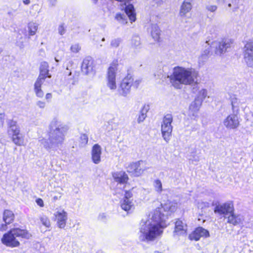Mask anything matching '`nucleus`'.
<instances>
[{
	"label": "nucleus",
	"mask_w": 253,
	"mask_h": 253,
	"mask_svg": "<svg viewBox=\"0 0 253 253\" xmlns=\"http://www.w3.org/2000/svg\"><path fill=\"white\" fill-rule=\"evenodd\" d=\"M167 216L161 215L160 210L154 211L148 219H143L140 223L139 239L142 242H152L161 237L166 227Z\"/></svg>",
	"instance_id": "obj_1"
},
{
	"label": "nucleus",
	"mask_w": 253,
	"mask_h": 253,
	"mask_svg": "<svg viewBox=\"0 0 253 253\" xmlns=\"http://www.w3.org/2000/svg\"><path fill=\"white\" fill-rule=\"evenodd\" d=\"M167 66H164L162 71L158 74V78L169 79L171 85L175 88H181V84L190 85L196 82L198 73L193 68H185L176 66L173 68L172 74L169 75L166 73Z\"/></svg>",
	"instance_id": "obj_2"
},
{
	"label": "nucleus",
	"mask_w": 253,
	"mask_h": 253,
	"mask_svg": "<svg viewBox=\"0 0 253 253\" xmlns=\"http://www.w3.org/2000/svg\"><path fill=\"white\" fill-rule=\"evenodd\" d=\"M68 126L59 119L55 118L48 127V139H42L41 143L48 151L56 150L63 143Z\"/></svg>",
	"instance_id": "obj_3"
},
{
	"label": "nucleus",
	"mask_w": 253,
	"mask_h": 253,
	"mask_svg": "<svg viewBox=\"0 0 253 253\" xmlns=\"http://www.w3.org/2000/svg\"><path fill=\"white\" fill-rule=\"evenodd\" d=\"M31 236V233L27 230L21 229L18 228H14L3 235L1 239V242L2 244L7 247H16L20 245L18 241L19 238L28 239Z\"/></svg>",
	"instance_id": "obj_4"
},
{
	"label": "nucleus",
	"mask_w": 253,
	"mask_h": 253,
	"mask_svg": "<svg viewBox=\"0 0 253 253\" xmlns=\"http://www.w3.org/2000/svg\"><path fill=\"white\" fill-rule=\"evenodd\" d=\"M173 117L172 115L168 114L164 117L161 124L162 137L166 142H169L170 139L173 129L171 125Z\"/></svg>",
	"instance_id": "obj_5"
},
{
	"label": "nucleus",
	"mask_w": 253,
	"mask_h": 253,
	"mask_svg": "<svg viewBox=\"0 0 253 253\" xmlns=\"http://www.w3.org/2000/svg\"><path fill=\"white\" fill-rule=\"evenodd\" d=\"M133 84V78L130 74H128L121 82L117 91L118 94L126 97L130 93L131 87Z\"/></svg>",
	"instance_id": "obj_6"
},
{
	"label": "nucleus",
	"mask_w": 253,
	"mask_h": 253,
	"mask_svg": "<svg viewBox=\"0 0 253 253\" xmlns=\"http://www.w3.org/2000/svg\"><path fill=\"white\" fill-rule=\"evenodd\" d=\"M117 66L118 64L115 63H112L108 69L106 75V85L112 90H115L117 88L116 77Z\"/></svg>",
	"instance_id": "obj_7"
},
{
	"label": "nucleus",
	"mask_w": 253,
	"mask_h": 253,
	"mask_svg": "<svg viewBox=\"0 0 253 253\" xmlns=\"http://www.w3.org/2000/svg\"><path fill=\"white\" fill-rule=\"evenodd\" d=\"M232 43V41L230 39H224L220 41L213 42L212 45L215 47V53L220 55L225 52L227 49L230 47Z\"/></svg>",
	"instance_id": "obj_8"
},
{
	"label": "nucleus",
	"mask_w": 253,
	"mask_h": 253,
	"mask_svg": "<svg viewBox=\"0 0 253 253\" xmlns=\"http://www.w3.org/2000/svg\"><path fill=\"white\" fill-rule=\"evenodd\" d=\"M234 211V205L232 202H228L222 204L216 205L214 211L220 215H227Z\"/></svg>",
	"instance_id": "obj_9"
},
{
	"label": "nucleus",
	"mask_w": 253,
	"mask_h": 253,
	"mask_svg": "<svg viewBox=\"0 0 253 253\" xmlns=\"http://www.w3.org/2000/svg\"><path fill=\"white\" fill-rule=\"evenodd\" d=\"M202 103V99L197 97L189 106V116L192 119L196 120L198 117V111Z\"/></svg>",
	"instance_id": "obj_10"
},
{
	"label": "nucleus",
	"mask_w": 253,
	"mask_h": 253,
	"mask_svg": "<svg viewBox=\"0 0 253 253\" xmlns=\"http://www.w3.org/2000/svg\"><path fill=\"white\" fill-rule=\"evenodd\" d=\"M223 123L224 126L228 129H235L239 126V117L237 114H230L224 119Z\"/></svg>",
	"instance_id": "obj_11"
},
{
	"label": "nucleus",
	"mask_w": 253,
	"mask_h": 253,
	"mask_svg": "<svg viewBox=\"0 0 253 253\" xmlns=\"http://www.w3.org/2000/svg\"><path fill=\"white\" fill-rule=\"evenodd\" d=\"M209 236L210 234L207 230L199 227L189 235V238L190 240L198 241L201 237H208Z\"/></svg>",
	"instance_id": "obj_12"
},
{
	"label": "nucleus",
	"mask_w": 253,
	"mask_h": 253,
	"mask_svg": "<svg viewBox=\"0 0 253 253\" xmlns=\"http://www.w3.org/2000/svg\"><path fill=\"white\" fill-rule=\"evenodd\" d=\"M57 224L59 228H64L67 220V213L64 210L57 211L54 213Z\"/></svg>",
	"instance_id": "obj_13"
},
{
	"label": "nucleus",
	"mask_w": 253,
	"mask_h": 253,
	"mask_svg": "<svg viewBox=\"0 0 253 253\" xmlns=\"http://www.w3.org/2000/svg\"><path fill=\"white\" fill-rule=\"evenodd\" d=\"M161 206V208L158 207L155 211L160 210L161 212V215H166L167 216L166 219L168 218V214L162 213V211H164L165 212H173L177 209V204L176 203L169 201L165 203L164 205L162 204Z\"/></svg>",
	"instance_id": "obj_14"
},
{
	"label": "nucleus",
	"mask_w": 253,
	"mask_h": 253,
	"mask_svg": "<svg viewBox=\"0 0 253 253\" xmlns=\"http://www.w3.org/2000/svg\"><path fill=\"white\" fill-rule=\"evenodd\" d=\"M82 71L85 75H87L93 70V59L90 56L85 58L82 63Z\"/></svg>",
	"instance_id": "obj_15"
},
{
	"label": "nucleus",
	"mask_w": 253,
	"mask_h": 253,
	"mask_svg": "<svg viewBox=\"0 0 253 253\" xmlns=\"http://www.w3.org/2000/svg\"><path fill=\"white\" fill-rule=\"evenodd\" d=\"M143 164V161H139L136 163L130 164L127 168V171L134 173L136 176L139 175L144 170V169L141 167V165Z\"/></svg>",
	"instance_id": "obj_16"
},
{
	"label": "nucleus",
	"mask_w": 253,
	"mask_h": 253,
	"mask_svg": "<svg viewBox=\"0 0 253 253\" xmlns=\"http://www.w3.org/2000/svg\"><path fill=\"white\" fill-rule=\"evenodd\" d=\"M113 177L116 182L121 185L126 184L128 179L127 175L123 171L113 173Z\"/></svg>",
	"instance_id": "obj_17"
},
{
	"label": "nucleus",
	"mask_w": 253,
	"mask_h": 253,
	"mask_svg": "<svg viewBox=\"0 0 253 253\" xmlns=\"http://www.w3.org/2000/svg\"><path fill=\"white\" fill-rule=\"evenodd\" d=\"M187 230V225L182 220L178 219L175 224L174 233L178 235H184L186 233Z\"/></svg>",
	"instance_id": "obj_18"
},
{
	"label": "nucleus",
	"mask_w": 253,
	"mask_h": 253,
	"mask_svg": "<svg viewBox=\"0 0 253 253\" xmlns=\"http://www.w3.org/2000/svg\"><path fill=\"white\" fill-rule=\"evenodd\" d=\"M244 220L243 216L241 214H236L233 212L229 214L227 217V222L234 225L242 223Z\"/></svg>",
	"instance_id": "obj_19"
},
{
	"label": "nucleus",
	"mask_w": 253,
	"mask_h": 253,
	"mask_svg": "<svg viewBox=\"0 0 253 253\" xmlns=\"http://www.w3.org/2000/svg\"><path fill=\"white\" fill-rule=\"evenodd\" d=\"M101 148L98 144H95L92 149V159L95 164H98L100 162V155Z\"/></svg>",
	"instance_id": "obj_20"
},
{
	"label": "nucleus",
	"mask_w": 253,
	"mask_h": 253,
	"mask_svg": "<svg viewBox=\"0 0 253 253\" xmlns=\"http://www.w3.org/2000/svg\"><path fill=\"white\" fill-rule=\"evenodd\" d=\"M191 0H184L180 6L179 15L181 17H184L192 9V4Z\"/></svg>",
	"instance_id": "obj_21"
},
{
	"label": "nucleus",
	"mask_w": 253,
	"mask_h": 253,
	"mask_svg": "<svg viewBox=\"0 0 253 253\" xmlns=\"http://www.w3.org/2000/svg\"><path fill=\"white\" fill-rule=\"evenodd\" d=\"M45 79L39 77L34 84V91L36 95L40 98L43 96L44 93L41 89V85L44 83Z\"/></svg>",
	"instance_id": "obj_22"
},
{
	"label": "nucleus",
	"mask_w": 253,
	"mask_h": 253,
	"mask_svg": "<svg viewBox=\"0 0 253 253\" xmlns=\"http://www.w3.org/2000/svg\"><path fill=\"white\" fill-rule=\"evenodd\" d=\"M151 36L155 41H158L160 39L161 30L156 24H152L149 29Z\"/></svg>",
	"instance_id": "obj_23"
},
{
	"label": "nucleus",
	"mask_w": 253,
	"mask_h": 253,
	"mask_svg": "<svg viewBox=\"0 0 253 253\" xmlns=\"http://www.w3.org/2000/svg\"><path fill=\"white\" fill-rule=\"evenodd\" d=\"M48 67V64L47 62H42L40 68V73L39 77L44 79H46V78H50L51 76L49 73Z\"/></svg>",
	"instance_id": "obj_24"
},
{
	"label": "nucleus",
	"mask_w": 253,
	"mask_h": 253,
	"mask_svg": "<svg viewBox=\"0 0 253 253\" xmlns=\"http://www.w3.org/2000/svg\"><path fill=\"white\" fill-rule=\"evenodd\" d=\"M2 218L4 224H5L6 227H7V224H10L13 221L14 215L12 211L6 210L3 212Z\"/></svg>",
	"instance_id": "obj_25"
},
{
	"label": "nucleus",
	"mask_w": 253,
	"mask_h": 253,
	"mask_svg": "<svg viewBox=\"0 0 253 253\" xmlns=\"http://www.w3.org/2000/svg\"><path fill=\"white\" fill-rule=\"evenodd\" d=\"M120 205L121 208L126 211H128L133 207L132 201L128 199H123L120 202Z\"/></svg>",
	"instance_id": "obj_26"
},
{
	"label": "nucleus",
	"mask_w": 253,
	"mask_h": 253,
	"mask_svg": "<svg viewBox=\"0 0 253 253\" xmlns=\"http://www.w3.org/2000/svg\"><path fill=\"white\" fill-rule=\"evenodd\" d=\"M39 27V24L37 23L30 22L28 24V30L29 38L30 36L36 34Z\"/></svg>",
	"instance_id": "obj_27"
},
{
	"label": "nucleus",
	"mask_w": 253,
	"mask_h": 253,
	"mask_svg": "<svg viewBox=\"0 0 253 253\" xmlns=\"http://www.w3.org/2000/svg\"><path fill=\"white\" fill-rule=\"evenodd\" d=\"M149 110V105H145L143 106V108L141 109L140 114L138 116L137 118V122L138 123H141L147 117V113Z\"/></svg>",
	"instance_id": "obj_28"
},
{
	"label": "nucleus",
	"mask_w": 253,
	"mask_h": 253,
	"mask_svg": "<svg viewBox=\"0 0 253 253\" xmlns=\"http://www.w3.org/2000/svg\"><path fill=\"white\" fill-rule=\"evenodd\" d=\"M12 140L16 145L22 146L24 145V137L22 134L17 135H12Z\"/></svg>",
	"instance_id": "obj_29"
},
{
	"label": "nucleus",
	"mask_w": 253,
	"mask_h": 253,
	"mask_svg": "<svg viewBox=\"0 0 253 253\" xmlns=\"http://www.w3.org/2000/svg\"><path fill=\"white\" fill-rule=\"evenodd\" d=\"M253 55V42H247L244 47V55Z\"/></svg>",
	"instance_id": "obj_30"
},
{
	"label": "nucleus",
	"mask_w": 253,
	"mask_h": 253,
	"mask_svg": "<svg viewBox=\"0 0 253 253\" xmlns=\"http://www.w3.org/2000/svg\"><path fill=\"white\" fill-rule=\"evenodd\" d=\"M231 103L233 111H237L239 107L240 100L234 95L230 97Z\"/></svg>",
	"instance_id": "obj_31"
},
{
	"label": "nucleus",
	"mask_w": 253,
	"mask_h": 253,
	"mask_svg": "<svg viewBox=\"0 0 253 253\" xmlns=\"http://www.w3.org/2000/svg\"><path fill=\"white\" fill-rule=\"evenodd\" d=\"M131 44L134 48L139 47L141 45L140 37L137 36H134L131 39Z\"/></svg>",
	"instance_id": "obj_32"
},
{
	"label": "nucleus",
	"mask_w": 253,
	"mask_h": 253,
	"mask_svg": "<svg viewBox=\"0 0 253 253\" xmlns=\"http://www.w3.org/2000/svg\"><path fill=\"white\" fill-rule=\"evenodd\" d=\"M115 19L122 24H125L127 23L126 16L125 14L117 13L116 15Z\"/></svg>",
	"instance_id": "obj_33"
},
{
	"label": "nucleus",
	"mask_w": 253,
	"mask_h": 253,
	"mask_svg": "<svg viewBox=\"0 0 253 253\" xmlns=\"http://www.w3.org/2000/svg\"><path fill=\"white\" fill-rule=\"evenodd\" d=\"M244 59L245 63L249 67L253 68V55H244Z\"/></svg>",
	"instance_id": "obj_34"
},
{
	"label": "nucleus",
	"mask_w": 253,
	"mask_h": 253,
	"mask_svg": "<svg viewBox=\"0 0 253 253\" xmlns=\"http://www.w3.org/2000/svg\"><path fill=\"white\" fill-rule=\"evenodd\" d=\"M154 186L155 190L159 193H161L163 191L162 184L160 180L157 179L154 182Z\"/></svg>",
	"instance_id": "obj_35"
},
{
	"label": "nucleus",
	"mask_w": 253,
	"mask_h": 253,
	"mask_svg": "<svg viewBox=\"0 0 253 253\" xmlns=\"http://www.w3.org/2000/svg\"><path fill=\"white\" fill-rule=\"evenodd\" d=\"M40 219L42 224L45 227H49L50 226V220L46 216H42Z\"/></svg>",
	"instance_id": "obj_36"
},
{
	"label": "nucleus",
	"mask_w": 253,
	"mask_h": 253,
	"mask_svg": "<svg viewBox=\"0 0 253 253\" xmlns=\"http://www.w3.org/2000/svg\"><path fill=\"white\" fill-rule=\"evenodd\" d=\"M81 49V47L78 43L73 44L70 47L71 51L73 53L79 52Z\"/></svg>",
	"instance_id": "obj_37"
},
{
	"label": "nucleus",
	"mask_w": 253,
	"mask_h": 253,
	"mask_svg": "<svg viewBox=\"0 0 253 253\" xmlns=\"http://www.w3.org/2000/svg\"><path fill=\"white\" fill-rule=\"evenodd\" d=\"M122 40L121 39H115L111 42V46L112 47H118L121 43Z\"/></svg>",
	"instance_id": "obj_38"
},
{
	"label": "nucleus",
	"mask_w": 253,
	"mask_h": 253,
	"mask_svg": "<svg viewBox=\"0 0 253 253\" xmlns=\"http://www.w3.org/2000/svg\"><path fill=\"white\" fill-rule=\"evenodd\" d=\"M80 140L82 146H84L88 142V137L85 134H82L80 137Z\"/></svg>",
	"instance_id": "obj_39"
},
{
	"label": "nucleus",
	"mask_w": 253,
	"mask_h": 253,
	"mask_svg": "<svg viewBox=\"0 0 253 253\" xmlns=\"http://www.w3.org/2000/svg\"><path fill=\"white\" fill-rule=\"evenodd\" d=\"M66 27L64 24H61L59 25L58 28V32L59 35H63L66 32Z\"/></svg>",
	"instance_id": "obj_40"
},
{
	"label": "nucleus",
	"mask_w": 253,
	"mask_h": 253,
	"mask_svg": "<svg viewBox=\"0 0 253 253\" xmlns=\"http://www.w3.org/2000/svg\"><path fill=\"white\" fill-rule=\"evenodd\" d=\"M209 56H207L206 54H201V56L199 57V63L200 64H203L208 59Z\"/></svg>",
	"instance_id": "obj_41"
},
{
	"label": "nucleus",
	"mask_w": 253,
	"mask_h": 253,
	"mask_svg": "<svg viewBox=\"0 0 253 253\" xmlns=\"http://www.w3.org/2000/svg\"><path fill=\"white\" fill-rule=\"evenodd\" d=\"M207 96V90L205 89H201L199 92V96L200 98L202 99V101Z\"/></svg>",
	"instance_id": "obj_42"
},
{
	"label": "nucleus",
	"mask_w": 253,
	"mask_h": 253,
	"mask_svg": "<svg viewBox=\"0 0 253 253\" xmlns=\"http://www.w3.org/2000/svg\"><path fill=\"white\" fill-rule=\"evenodd\" d=\"M10 131L12 132V135H17L21 134L20 132V128L19 126H16L14 128H13L10 129Z\"/></svg>",
	"instance_id": "obj_43"
},
{
	"label": "nucleus",
	"mask_w": 253,
	"mask_h": 253,
	"mask_svg": "<svg viewBox=\"0 0 253 253\" xmlns=\"http://www.w3.org/2000/svg\"><path fill=\"white\" fill-rule=\"evenodd\" d=\"M209 203L207 202H200L198 203V208L203 209L204 208H208L209 207Z\"/></svg>",
	"instance_id": "obj_44"
},
{
	"label": "nucleus",
	"mask_w": 253,
	"mask_h": 253,
	"mask_svg": "<svg viewBox=\"0 0 253 253\" xmlns=\"http://www.w3.org/2000/svg\"><path fill=\"white\" fill-rule=\"evenodd\" d=\"M217 6L215 5H209L206 6V9L211 12L215 11L217 9Z\"/></svg>",
	"instance_id": "obj_45"
},
{
	"label": "nucleus",
	"mask_w": 253,
	"mask_h": 253,
	"mask_svg": "<svg viewBox=\"0 0 253 253\" xmlns=\"http://www.w3.org/2000/svg\"><path fill=\"white\" fill-rule=\"evenodd\" d=\"M36 105L41 109H43L45 107V103L42 101H37Z\"/></svg>",
	"instance_id": "obj_46"
},
{
	"label": "nucleus",
	"mask_w": 253,
	"mask_h": 253,
	"mask_svg": "<svg viewBox=\"0 0 253 253\" xmlns=\"http://www.w3.org/2000/svg\"><path fill=\"white\" fill-rule=\"evenodd\" d=\"M8 125L9 126L10 129L16 126H18L16 124V122L13 121H10L8 123Z\"/></svg>",
	"instance_id": "obj_47"
},
{
	"label": "nucleus",
	"mask_w": 253,
	"mask_h": 253,
	"mask_svg": "<svg viewBox=\"0 0 253 253\" xmlns=\"http://www.w3.org/2000/svg\"><path fill=\"white\" fill-rule=\"evenodd\" d=\"M132 194L130 191H126L124 199H130V198L132 197Z\"/></svg>",
	"instance_id": "obj_48"
},
{
	"label": "nucleus",
	"mask_w": 253,
	"mask_h": 253,
	"mask_svg": "<svg viewBox=\"0 0 253 253\" xmlns=\"http://www.w3.org/2000/svg\"><path fill=\"white\" fill-rule=\"evenodd\" d=\"M36 203L38 205H39L41 207H43L44 206L43 201L42 199L39 198L36 200Z\"/></svg>",
	"instance_id": "obj_49"
},
{
	"label": "nucleus",
	"mask_w": 253,
	"mask_h": 253,
	"mask_svg": "<svg viewBox=\"0 0 253 253\" xmlns=\"http://www.w3.org/2000/svg\"><path fill=\"white\" fill-rule=\"evenodd\" d=\"M7 227H6V224L3 223H0V231H3L7 229Z\"/></svg>",
	"instance_id": "obj_50"
},
{
	"label": "nucleus",
	"mask_w": 253,
	"mask_h": 253,
	"mask_svg": "<svg viewBox=\"0 0 253 253\" xmlns=\"http://www.w3.org/2000/svg\"><path fill=\"white\" fill-rule=\"evenodd\" d=\"M105 219H106V215L105 213H101L99 215V216H98L99 220H100L102 221H104Z\"/></svg>",
	"instance_id": "obj_51"
},
{
	"label": "nucleus",
	"mask_w": 253,
	"mask_h": 253,
	"mask_svg": "<svg viewBox=\"0 0 253 253\" xmlns=\"http://www.w3.org/2000/svg\"><path fill=\"white\" fill-rule=\"evenodd\" d=\"M16 45H17V46L19 47V48L21 49L23 48L24 47V44L23 43V42L17 41L16 42Z\"/></svg>",
	"instance_id": "obj_52"
},
{
	"label": "nucleus",
	"mask_w": 253,
	"mask_h": 253,
	"mask_svg": "<svg viewBox=\"0 0 253 253\" xmlns=\"http://www.w3.org/2000/svg\"><path fill=\"white\" fill-rule=\"evenodd\" d=\"M140 82V81L138 80H135V81H133V84L132 86H134L135 88H137Z\"/></svg>",
	"instance_id": "obj_53"
},
{
	"label": "nucleus",
	"mask_w": 253,
	"mask_h": 253,
	"mask_svg": "<svg viewBox=\"0 0 253 253\" xmlns=\"http://www.w3.org/2000/svg\"><path fill=\"white\" fill-rule=\"evenodd\" d=\"M3 123V116L1 114H0V126H2Z\"/></svg>",
	"instance_id": "obj_54"
},
{
	"label": "nucleus",
	"mask_w": 253,
	"mask_h": 253,
	"mask_svg": "<svg viewBox=\"0 0 253 253\" xmlns=\"http://www.w3.org/2000/svg\"><path fill=\"white\" fill-rule=\"evenodd\" d=\"M210 51L209 49V47H208L205 50H204L202 54H206L207 55V56H209V54L210 53Z\"/></svg>",
	"instance_id": "obj_55"
},
{
	"label": "nucleus",
	"mask_w": 253,
	"mask_h": 253,
	"mask_svg": "<svg viewBox=\"0 0 253 253\" xmlns=\"http://www.w3.org/2000/svg\"><path fill=\"white\" fill-rule=\"evenodd\" d=\"M45 98L47 100L50 99L52 98V94L50 93H48L46 94Z\"/></svg>",
	"instance_id": "obj_56"
},
{
	"label": "nucleus",
	"mask_w": 253,
	"mask_h": 253,
	"mask_svg": "<svg viewBox=\"0 0 253 253\" xmlns=\"http://www.w3.org/2000/svg\"><path fill=\"white\" fill-rule=\"evenodd\" d=\"M23 2L25 4H29L30 3V0H23Z\"/></svg>",
	"instance_id": "obj_57"
},
{
	"label": "nucleus",
	"mask_w": 253,
	"mask_h": 253,
	"mask_svg": "<svg viewBox=\"0 0 253 253\" xmlns=\"http://www.w3.org/2000/svg\"><path fill=\"white\" fill-rule=\"evenodd\" d=\"M57 0H49V2L52 5H54Z\"/></svg>",
	"instance_id": "obj_58"
},
{
	"label": "nucleus",
	"mask_w": 253,
	"mask_h": 253,
	"mask_svg": "<svg viewBox=\"0 0 253 253\" xmlns=\"http://www.w3.org/2000/svg\"><path fill=\"white\" fill-rule=\"evenodd\" d=\"M58 199V197H57V196H54V197H53V200H54V201L57 200Z\"/></svg>",
	"instance_id": "obj_59"
},
{
	"label": "nucleus",
	"mask_w": 253,
	"mask_h": 253,
	"mask_svg": "<svg viewBox=\"0 0 253 253\" xmlns=\"http://www.w3.org/2000/svg\"><path fill=\"white\" fill-rule=\"evenodd\" d=\"M96 253H103L101 251H98V252H96Z\"/></svg>",
	"instance_id": "obj_60"
},
{
	"label": "nucleus",
	"mask_w": 253,
	"mask_h": 253,
	"mask_svg": "<svg viewBox=\"0 0 253 253\" xmlns=\"http://www.w3.org/2000/svg\"><path fill=\"white\" fill-rule=\"evenodd\" d=\"M55 60L56 62H59V61L58 59H57V58H56V57H55Z\"/></svg>",
	"instance_id": "obj_61"
},
{
	"label": "nucleus",
	"mask_w": 253,
	"mask_h": 253,
	"mask_svg": "<svg viewBox=\"0 0 253 253\" xmlns=\"http://www.w3.org/2000/svg\"><path fill=\"white\" fill-rule=\"evenodd\" d=\"M199 161V159L198 158L195 159L196 162H198Z\"/></svg>",
	"instance_id": "obj_62"
},
{
	"label": "nucleus",
	"mask_w": 253,
	"mask_h": 253,
	"mask_svg": "<svg viewBox=\"0 0 253 253\" xmlns=\"http://www.w3.org/2000/svg\"><path fill=\"white\" fill-rule=\"evenodd\" d=\"M228 6L229 7H231V3H229V4H228Z\"/></svg>",
	"instance_id": "obj_63"
},
{
	"label": "nucleus",
	"mask_w": 253,
	"mask_h": 253,
	"mask_svg": "<svg viewBox=\"0 0 253 253\" xmlns=\"http://www.w3.org/2000/svg\"><path fill=\"white\" fill-rule=\"evenodd\" d=\"M59 194H60L59 197L60 198L61 197V196L62 195V194L60 193Z\"/></svg>",
	"instance_id": "obj_64"
}]
</instances>
